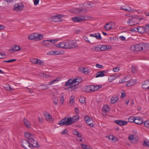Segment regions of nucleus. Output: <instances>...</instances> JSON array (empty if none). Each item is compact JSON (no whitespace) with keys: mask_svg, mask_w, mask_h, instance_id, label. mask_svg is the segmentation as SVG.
Instances as JSON below:
<instances>
[{"mask_svg":"<svg viewBox=\"0 0 149 149\" xmlns=\"http://www.w3.org/2000/svg\"><path fill=\"white\" fill-rule=\"evenodd\" d=\"M21 10H8V13H10L11 14H13L15 13V12H17L19 11H21Z\"/></svg>","mask_w":149,"mask_h":149,"instance_id":"obj_47","label":"nucleus"},{"mask_svg":"<svg viewBox=\"0 0 149 149\" xmlns=\"http://www.w3.org/2000/svg\"><path fill=\"white\" fill-rule=\"evenodd\" d=\"M79 116L78 115H75L72 118L66 117L59 121L58 125H64L66 126L70 125L75 122L77 121L79 119Z\"/></svg>","mask_w":149,"mask_h":149,"instance_id":"obj_1","label":"nucleus"},{"mask_svg":"<svg viewBox=\"0 0 149 149\" xmlns=\"http://www.w3.org/2000/svg\"><path fill=\"white\" fill-rule=\"evenodd\" d=\"M143 122L141 118L139 117H135L134 123L138 125H141L143 123Z\"/></svg>","mask_w":149,"mask_h":149,"instance_id":"obj_16","label":"nucleus"},{"mask_svg":"<svg viewBox=\"0 0 149 149\" xmlns=\"http://www.w3.org/2000/svg\"><path fill=\"white\" fill-rule=\"evenodd\" d=\"M67 49L74 48L77 47L76 42L74 40H70L67 42Z\"/></svg>","mask_w":149,"mask_h":149,"instance_id":"obj_3","label":"nucleus"},{"mask_svg":"<svg viewBox=\"0 0 149 149\" xmlns=\"http://www.w3.org/2000/svg\"><path fill=\"white\" fill-rule=\"evenodd\" d=\"M132 71L133 73H135L136 71V68L133 66H132Z\"/></svg>","mask_w":149,"mask_h":149,"instance_id":"obj_58","label":"nucleus"},{"mask_svg":"<svg viewBox=\"0 0 149 149\" xmlns=\"http://www.w3.org/2000/svg\"><path fill=\"white\" fill-rule=\"evenodd\" d=\"M134 139V136L132 135H130L129 137V139L130 141L133 140Z\"/></svg>","mask_w":149,"mask_h":149,"instance_id":"obj_62","label":"nucleus"},{"mask_svg":"<svg viewBox=\"0 0 149 149\" xmlns=\"http://www.w3.org/2000/svg\"><path fill=\"white\" fill-rule=\"evenodd\" d=\"M106 71H100L96 73V75L95 77L96 78H97L100 77H102L105 75L104 74V73H106Z\"/></svg>","mask_w":149,"mask_h":149,"instance_id":"obj_21","label":"nucleus"},{"mask_svg":"<svg viewBox=\"0 0 149 149\" xmlns=\"http://www.w3.org/2000/svg\"><path fill=\"white\" fill-rule=\"evenodd\" d=\"M53 100L55 104H58V99L57 98L56 96H53Z\"/></svg>","mask_w":149,"mask_h":149,"instance_id":"obj_42","label":"nucleus"},{"mask_svg":"<svg viewBox=\"0 0 149 149\" xmlns=\"http://www.w3.org/2000/svg\"><path fill=\"white\" fill-rule=\"evenodd\" d=\"M43 44L44 46H48L49 45H51L50 44L49 40H45L43 42Z\"/></svg>","mask_w":149,"mask_h":149,"instance_id":"obj_38","label":"nucleus"},{"mask_svg":"<svg viewBox=\"0 0 149 149\" xmlns=\"http://www.w3.org/2000/svg\"><path fill=\"white\" fill-rule=\"evenodd\" d=\"M21 145L25 149H28V147L31 148L30 142L26 140H22Z\"/></svg>","mask_w":149,"mask_h":149,"instance_id":"obj_6","label":"nucleus"},{"mask_svg":"<svg viewBox=\"0 0 149 149\" xmlns=\"http://www.w3.org/2000/svg\"><path fill=\"white\" fill-rule=\"evenodd\" d=\"M120 70V68L119 67H117L113 69V71L114 72H118Z\"/></svg>","mask_w":149,"mask_h":149,"instance_id":"obj_59","label":"nucleus"},{"mask_svg":"<svg viewBox=\"0 0 149 149\" xmlns=\"http://www.w3.org/2000/svg\"><path fill=\"white\" fill-rule=\"evenodd\" d=\"M20 49H21L19 46H17L16 45H15L12 50L13 51L17 52L20 50Z\"/></svg>","mask_w":149,"mask_h":149,"instance_id":"obj_39","label":"nucleus"},{"mask_svg":"<svg viewBox=\"0 0 149 149\" xmlns=\"http://www.w3.org/2000/svg\"><path fill=\"white\" fill-rule=\"evenodd\" d=\"M136 82V79H131L130 81L127 83L126 86L128 87H130L134 85Z\"/></svg>","mask_w":149,"mask_h":149,"instance_id":"obj_23","label":"nucleus"},{"mask_svg":"<svg viewBox=\"0 0 149 149\" xmlns=\"http://www.w3.org/2000/svg\"><path fill=\"white\" fill-rule=\"evenodd\" d=\"M91 37H93L96 38L97 39L100 40L101 38V37L100 33H97L95 34H90Z\"/></svg>","mask_w":149,"mask_h":149,"instance_id":"obj_25","label":"nucleus"},{"mask_svg":"<svg viewBox=\"0 0 149 149\" xmlns=\"http://www.w3.org/2000/svg\"><path fill=\"white\" fill-rule=\"evenodd\" d=\"M42 87V90H45L49 88V87L47 85L45 84L42 85L41 86Z\"/></svg>","mask_w":149,"mask_h":149,"instance_id":"obj_52","label":"nucleus"},{"mask_svg":"<svg viewBox=\"0 0 149 149\" xmlns=\"http://www.w3.org/2000/svg\"><path fill=\"white\" fill-rule=\"evenodd\" d=\"M62 15H56L51 17V20L56 22H62V20L61 18L62 17Z\"/></svg>","mask_w":149,"mask_h":149,"instance_id":"obj_4","label":"nucleus"},{"mask_svg":"<svg viewBox=\"0 0 149 149\" xmlns=\"http://www.w3.org/2000/svg\"><path fill=\"white\" fill-rule=\"evenodd\" d=\"M50 44L51 45H53L57 42V40H49Z\"/></svg>","mask_w":149,"mask_h":149,"instance_id":"obj_57","label":"nucleus"},{"mask_svg":"<svg viewBox=\"0 0 149 149\" xmlns=\"http://www.w3.org/2000/svg\"><path fill=\"white\" fill-rule=\"evenodd\" d=\"M81 80L82 79L80 78L79 77H76L72 80L73 83H74L77 82H80L81 81Z\"/></svg>","mask_w":149,"mask_h":149,"instance_id":"obj_29","label":"nucleus"},{"mask_svg":"<svg viewBox=\"0 0 149 149\" xmlns=\"http://www.w3.org/2000/svg\"><path fill=\"white\" fill-rule=\"evenodd\" d=\"M127 79H126V77H125L124 78L122 79L121 80L119 81L120 83H122L125 82H127Z\"/></svg>","mask_w":149,"mask_h":149,"instance_id":"obj_60","label":"nucleus"},{"mask_svg":"<svg viewBox=\"0 0 149 149\" xmlns=\"http://www.w3.org/2000/svg\"><path fill=\"white\" fill-rule=\"evenodd\" d=\"M30 144L31 146V148L32 147H36L38 145L37 141L34 139V137L29 141Z\"/></svg>","mask_w":149,"mask_h":149,"instance_id":"obj_15","label":"nucleus"},{"mask_svg":"<svg viewBox=\"0 0 149 149\" xmlns=\"http://www.w3.org/2000/svg\"><path fill=\"white\" fill-rule=\"evenodd\" d=\"M60 96L61 97L60 98L61 100V102L62 104H63V102L64 101V93H62L60 95Z\"/></svg>","mask_w":149,"mask_h":149,"instance_id":"obj_46","label":"nucleus"},{"mask_svg":"<svg viewBox=\"0 0 149 149\" xmlns=\"http://www.w3.org/2000/svg\"><path fill=\"white\" fill-rule=\"evenodd\" d=\"M135 117L133 116H130L128 119V121L130 122H134Z\"/></svg>","mask_w":149,"mask_h":149,"instance_id":"obj_43","label":"nucleus"},{"mask_svg":"<svg viewBox=\"0 0 149 149\" xmlns=\"http://www.w3.org/2000/svg\"><path fill=\"white\" fill-rule=\"evenodd\" d=\"M79 101L81 103H84L85 101V97H81L79 99Z\"/></svg>","mask_w":149,"mask_h":149,"instance_id":"obj_54","label":"nucleus"},{"mask_svg":"<svg viewBox=\"0 0 149 149\" xmlns=\"http://www.w3.org/2000/svg\"><path fill=\"white\" fill-rule=\"evenodd\" d=\"M142 47V43H141L132 46L130 48L133 51H139L143 50Z\"/></svg>","mask_w":149,"mask_h":149,"instance_id":"obj_5","label":"nucleus"},{"mask_svg":"<svg viewBox=\"0 0 149 149\" xmlns=\"http://www.w3.org/2000/svg\"><path fill=\"white\" fill-rule=\"evenodd\" d=\"M142 87L145 90L149 89V80L145 81L144 83L142 84Z\"/></svg>","mask_w":149,"mask_h":149,"instance_id":"obj_18","label":"nucleus"},{"mask_svg":"<svg viewBox=\"0 0 149 149\" xmlns=\"http://www.w3.org/2000/svg\"><path fill=\"white\" fill-rule=\"evenodd\" d=\"M56 46L62 49H67V42H60L56 45Z\"/></svg>","mask_w":149,"mask_h":149,"instance_id":"obj_14","label":"nucleus"},{"mask_svg":"<svg viewBox=\"0 0 149 149\" xmlns=\"http://www.w3.org/2000/svg\"><path fill=\"white\" fill-rule=\"evenodd\" d=\"M73 84L72 80L71 79H70L65 83V87L71 85Z\"/></svg>","mask_w":149,"mask_h":149,"instance_id":"obj_30","label":"nucleus"},{"mask_svg":"<svg viewBox=\"0 0 149 149\" xmlns=\"http://www.w3.org/2000/svg\"><path fill=\"white\" fill-rule=\"evenodd\" d=\"M115 24L113 22H111L107 23L104 26V28L106 30L109 31L111 29L113 28Z\"/></svg>","mask_w":149,"mask_h":149,"instance_id":"obj_7","label":"nucleus"},{"mask_svg":"<svg viewBox=\"0 0 149 149\" xmlns=\"http://www.w3.org/2000/svg\"><path fill=\"white\" fill-rule=\"evenodd\" d=\"M23 122L27 127L30 128L31 127V126L29 124L28 120L26 119L25 118L24 119Z\"/></svg>","mask_w":149,"mask_h":149,"instance_id":"obj_34","label":"nucleus"},{"mask_svg":"<svg viewBox=\"0 0 149 149\" xmlns=\"http://www.w3.org/2000/svg\"><path fill=\"white\" fill-rule=\"evenodd\" d=\"M106 137L109 139V140H111L112 141L113 138V136L112 135H109L108 136H107Z\"/></svg>","mask_w":149,"mask_h":149,"instance_id":"obj_64","label":"nucleus"},{"mask_svg":"<svg viewBox=\"0 0 149 149\" xmlns=\"http://www.w3.org/2000/svg\"><path fill=\"white\" fill-rule=\"evenodd\" d=\"M143 49L145 51L148 49H149V44L148 43H142Z\"/></svg>","mask_w":149,"mask_h":149,"instance_id":"obj_28","label":"nucleus"},{"mask_svg":"<svg viewBox=\"0 0 149 149\" xmlns=\"http://www.w3.org/2000/svg\"><path fill=\"white\" fill-rule=\"evenodd\" d=\"M16 59H12L10 60L5 61H4V62H7V63H9V62H13L16 61Z\"/></svg>","mask_w":149,"mask_h":149,"instance_id":"obj_56","label":"nucleus"},{"mask_svg":"<svg viewBox=\"0 0 149 149\" xmlns=\"http://www.w3.org/2000/svg\"><path fill=\"white\" fill-rule=\"evenodd\" d=\"M60 79V77H58L57 78H56L55 79L53 80L52 81H50L49 82V85H52L53 84H54L55 82L56 81H59Z\"/></svg>","mask_w":149,"mask_h":149,"instance_id":"obj_35","label":"nucleus"},{"mask_svg":"<svg viewBox=\"0 0 149 149\" xmlns=\"http://www.w3.org/2000/svg\"><path fill=\"white\" fill-rule=\"evenodd\" d=\"M119 99V97L116 95H114L112 97L111 99V102L112 104L115 103Z\"/></svg>","mask_w":149,"mask_h":149,"instance_id":"obj_20","label":"nucleus"},{"mask_svg":"<svg viewBox=\"0 0 149 149\" xmlns=\"http://www.w3.org/2000/svg\"><path fill=\"white\" fill-rule=\"evenodd\" d=\"M24 135L25 137L29 141L32 139H33V138L34 137L32 134L28 132L25 133Z\"/></svg>","mask_w":149,"mask_h":149,"instance_id":"obj_22","label":"nucleus"},{"mask_svg":"<svg viewBox=\"0 0 149 149\" xmlns=\"http://www.w3.org/2000/svg\"><path fill=\"white\" fill-rule=\"evenodd\" d=\"M110 109L108 105H105L103 107L102 114L104 116L107 115V113L110 111Z\"/></svg>","mask_w":149,"mask_h":149,"instance_id":"obj_13","label":"nucleus"},{"mask_svg":"<svg viewBox=\"0 0 149 149\" xmlns=\"http://www.w3.org/2000/svg\"><path fill=\"white\" fill-rule=\"evenodd\" d=\"M141 20V19L138 16H132L129 18L128 20L127 21V23L129 25L133 26L136 24H138Z\"/></svg>","mask_w":149,"mask_h":149,"instance_id":"obj_2","label":"nucleus"},{"mask_svg":"<svg viewBox=\"0 0 149 149\" xmlns=\"http://www.w3.org/2000/svg\"><path fill=\"white\" fill-rule=\"evenodd\" d=\"M143 145L144 146H146L149 147V141L148 140L144 141Z\"/></svg>","mask_w":149,"mask_h":149,"instance_id":"obj_48","label":"nucleus"},{"mask_svg":"<svg viewBox=\"0 0 149 149\" xmlns=\"http://www.w3.org/2000/svg\"><path fill=\"white\" fill-rule=\"evenodd\" d=\"M87 10H70V11L76 14H84L86 13Z\"/></svg>","mask_w":149,"mask_h":149,"instance_id":"obj_10","label":"nucleus"},{"mask_svg":"<svg viewBox=\"0 0 149 149\" xmlns=\"http://www.w3.org/2000/svg\"><path fill=\"white\" fill-rule=\"evenodd\" d=\"M29 40H35L34 33H33L32 34L29 35Z\"/></svg>","mask_w":149,"mask_h":149,"instance_id":"obj_53","label":"nucleus"},{"mask_svg":"<svg viewBox=\"0 0 149 149\" xmlns=\"http://www.w3.org/2000/svg\"><path fill=\"white\" fill-rule=\"evenodd\" d=\"M74 96H71L70 97V103L72 105L74 102Z\"/></svg>","mask_w":149,"mask_h":149,"instance_id":"obj_44","label":"nucleus"},{"mask_svg":"<svg viewBox=\"0 0 149 149\" xmlns=\"http://www.w3.org/2000/svg\"><path fill=\"white\" fill-rule=\"evenodd\" d=\"M91 5V3H89L88 2H85L83 4H80L79 5V7L81 8H83V7L90 8V6Z\"/></svg>","mask_w":149,"mask_h":149,"instance_id":"obj_26","label":"nucleus"},{"mask_svg":"<svg viewBox=\"0 0 149 149\" xmlns=\"http://www.w3.org/2000/svg\"><path fill=\"white\" fill-rule=\"evenodd\" d=\"M136 29L137 31L140 33H145L143 27L139 26L136 28Z\"/></svg>","mask_w":149,"mask_h":149,"instance_id":"obj_31","label":"nucleus"},{"mask_svg":"<svg viewBox=\"0 0 149 149\" xmlns=\"http://www.w3.org/2000/svg\"><path fill=\"white\" fill-rule=\"evenodd\" d=\"M94 91H97L99 88H101L102 87V86L101 85H97V86H94Z\"/></svg>","mask_w":149,"mask_h":149,"instance_id":"obj_45","label":"nucleus"},{"mask_svg":"<svg viewBox=\"0 0 149 149\" xmlns=\"http://www.w3.org/2000/svg\"><path fill=\"white\" fill-rule=\"evenodd\" d=\"M30 61L31 62L36 64L37 58H31L30 59Z\"/></svg>","mask_w":149,"mask_h":149,"instance_id":"obj_50","label":"nucleus"},{"mask_svg":"<svg viewBox=\"0 0 149 149\" xmlns=\"http://www.w3.org/2000/svg\"><path fill=\"white\" fill-rule=\"evenodd\" d=\"M24 6L22 2L18 3L15 4L13 9H23Z\"/></svg>","mask_w":149,"mask_h":149,"instance_id":"obj_11","label":"nucleus"},{"mask_svg":"<svg viewBox=\"0 0 149 149\" xmlns=\"http://www.w3.org/2000/svg\"><path fill=\"white\" fill-rule=\"evenodd\" d=\"M144 28L145 32L148 33L149 32V24H147L145 26L143 27Z\"/></svg>","mask_w":149,"mask_h":149,"instance_id":"obj_37","label":"nucleus"},{"mask_svg":"<svg viewBox=\"0 0 149 149\" xmlns=\"http://www.w3.org/2000/svg\"><path fill=\"white\" fill-rule=\"evenodd\" d=\"M48 54H52V55H56L58 54V53L57 51H52L50 52H49L48 53H47Z\"/></svg>","mask_w":149,"mask_h":149,"instance_id":"obj_40","label":"nucleus"},{"mask_svg":"<svg viewBox=\"0 0 149 149\" xmlns=\"http://www.w3.org/2000/svg\"><path fill=\"white\" fill-rule=\"evenodd\" d=\"M114 122L120 126L125 125H127L128 123L127 121H123L121 120H116L114 121Z\"/></svg>","mask_w":149,"mask_h":149,"instance_id":"obj_12","label":"nucleus"},{"mask_svg":"<svg viewBox=\"0 0 149 149\" xmlns=\"http://www.w3.org/2000/svg\"><path fill=\"white\" fill-rule=\"evenodd\" d=\"M78 84H75L74 85L72 86H70L68 88H66V89L68 90L69 88H71L72 90L75 89L76 88H78Z\"/></svg>","mask_w":149,"mask_h":149,"instance_id":"obj_36","label":"nucleus"},{"mask_svg":"<svg viewBox=\"0 0 149 149\" xmlns=\"http://www.w3.org/2000/svg\"><path fill=\"white\" fill-rule=\"evenodd\" d=\"M44 61L40 59H37L36 64L39 65H42L44 64Z\"/></svg>","mask_w":149,"mask_h":149,"instance_id":"obj_41","label":"nucleus"},{"mask_svg":"<svg viewBox=\"0 0 149 149\" xmlns=\"http://www.w3.org/2000/svg\"><path fill=\"white\" fill-rule=\"evenodd\" d=\"M144 125L146 127L149 128V121H146L144 123Z\"/></svg>","mask_w":149,"mask_h":149,"instance_id":"obj_55","label":"nucleus"},{"mask_svg":"<svg viewBox=\"0 0 149 149\" xmlns=\"http://www.w3.org/2000/svg\"><path fill=\"white\" fill-rule=\"evenodd\" d=\"M35 40H41L43 38L42 34L38 33H34Z\"/></svg>","mask_w":149,"mask_h":149,"instance_id":"obj_17","label":"nucleus"},{"mask_svg":"<svg viewBox=\"0 0 149 149\" xmlns=\"http://www.w3.org/2000/svg\"><path fill=\"white\" fill-rule=\"evenodd\" d=\"M101 45H98L97 46L94 47H93L92 49V50L95 51H101Z\"/></svg>","mask_w":149,"mask_h":149,"instance_id":"obj_32","label":"nucleus"},{"mask_svg":"<svg viewBox=\"0 0 149 149\" xmlns=\"http://www.w3.org/2000/svg\"><path fill=\"white\" fill-rule=\"evenodd\" d=\"M86 123L91 127H93L94 124L93 123L92 120L88 116H86L85 118Z\"/></svg>","mask_w":149,"mask_h":149,"instance_id":"obj_9","label":"nucleus"},{"mask_svg":"<svg viewBox=\"0 0 149 149\" xmlns=\"http://www.w3.org/2000/svg\"><path fill=\"white\" fill-rule=\"evenodd\" d=\"M82 148L84 149H89V146L86 145H84L82 144H81Z\"/></svg>","mask_w":149,"mask_h":149,"instance_id":"obj_51","label":"nucleus"},{"mask_svg":"<svg viewBox=\"0 0 149 149\" xmlns=\"http://www.w3.org/2000/svg\"><path fill=\"white\" fill-rule=\"evenodd\" d=\"M47 115H46V113L44 114L46 120L48 121H51L52 119V116L48 113H47Z\"/></svg>","mask_w":149,"mask_h":149,"instance_id":"obj_27","label":"nucleus"},{"mask_svg":"<svg viewBox=\"0 0 149 149\" xmlns=\"http://www.w3.org/2000/svg\"><path fill=\"white\" fill-rule=\"evenodd\" d=\"M62 134L63 135H68V131L67 129H65L62 131L61 132Z\"/></svg>","mask_w":149,"mask_h":149,"instance_id":"obj_49","label":"nucleus"},{"mask_svg":"<svg viewBox=\"0 0 149 149\" xmlns=\"http://www.w3.org/2000/svg\"><path fill=\"white\" fill-rule=\"evenodd\" d=\"M88 69L86 68H83L82 70V72L84 73H88Z\"/></svg>","mask_w":149,"mask_h":149,"instance_id":"obj_63","label":"nucleus"},{"mask_svg":"<svg viewBox=\"0 0 149 149\" xmlns=\"http://www.w3.org/2000/svg\"><path fill=\"white\" fill-rule=\"evenodd\" d=\"M73 134L75 135H76L78 134V132L76 130H74L72 132Z\"/></svg>","mask_w":149,"mask_h":149,"instance_id":"obj_61","label":"nucleus"},{"mask_svg":"<svg viewBox=\"0 0 149 149\" xmlns=\"http://www.w3.org/2000/svg\"><path fill=\"white\" fill-rule=\"evenodd\" d=\"M101 51H106L109 49H110L112 48L111 46L109 45H101Z\"/></svg>","mask_w":149,"mask_h":149,"instance_id":"obj_19","label":"nucleus"},{"mask_svg":"<svg viewBox=\"0 0 149 149\" xmlns=\"http://www.w3.org/2000/svg\"><path fill=\"white\" fill-rule=\"evenodd\" d=\"M4 88L5 89L8 91H13L14 89L11 88L9 84H6Z\"/></svg>","mask_w":149,"mask_h":149,"instance_id":"obj_33","label":"nucleus"},{"mask_svg":"<svg viewBox=\"0 0 149 149\" xmlns=\"http://www.w3.org/2000/svg\"><path fill=\"white\" fill-rule=\"evenodd\" d=\"M85 18L84 16H81L80 17H75L72 18V20L75 22H81L82 21H85Z\"/></svg>","mask_w":149,"mask_h":149,"instance_id":"obj_8","label":"nucleus"},{"mask_svg":"<svg viewBox=\"0 0 149 149\" xmlns=\"http://www.w3.org/2000/svg\"><path fill=\"white\" fill-rule=\"evenodd\" d=\"M94 87L93 85H91L87 87V91L89 93H91L94 91Z\"/></svg>","mask_w":149,"mask_h":149,"instance_id":"obj_24","label":"nucleus"}]
</instances>
